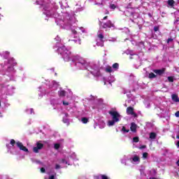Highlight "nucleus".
Returning <instances> with one entry per match:
<instances>
[{
	"label": "nucleus",
	"instance_id": "1",
	"mask_svg": "<svg viewBox=\"0 0 179 179\" xmlns=\"http://www.w3.org/2000/svg\"><path fill=\"white\" fill-rule=\"evenodd\" d=\"M57 51L59 54L62 55L64 60L66 61V62H68V61L71 59V51H69V50H67L65 45L59 47L57 49Z\"/></svg>",
	"mask_w": 179,
	"mask_h": 179
},
{
	"label": "nucleus",
	"instance_id": "2",
	"mask_svg": "<svg viewBox=\"0 0 179 179\" xmlns=\"http://www.w3.org/2000/svg\"><path fill=\"white\" fill-rule=\"evenodd\" d=\"M99 24L102 27V29H111V27H114V23L111 20H108L106 22L99 21Z\"/></svg>",
	"mask_w": 179,
	"mask_h": 179
},
{
	"label": "nucleus",
	"instance_id": "3",
	"mask_svg": "<svg viewBox=\"0 0 179 179\" xmlns=\"http://www.w3.org/2000/svg\"><path fill=\"white\" fill-rule=\"evenodd\" d=\"M108 114H110V115H111L112 119L115 121H116V122H118L120 121V113H118V112H117L116 110H110L108 112Z\"/></svg>",
	"mask_w": 179,
	"mask_h": 179
},
{
	"label": "nucleus",
	"instance_id": "4",
	"mask_svg": "<svg viewBox=\"0 0 179 179\" xmlns=\"http://www.w3.org/2000/svg\"><path fill=\"white\" fill-rule=\"evenodd\" d=\"M74 38H76V39H71V40L69 41L71 42V45H74L75 47H76L78 45H80L81 41H80V38L79 37V36H74Z\"/></svg>",
	"mask_w": 179,
	"mask_h": 179
},
{
	"label": "nucleus",
	"instance_id": "5",
	"mask_svg": "<svg viewBox=\"0 0 179 179\" xmlns=\"http://www.w3.org/2000/svg\"><path fill=\"white\" fill-rule=\"evenodd\" d=\"M134 108L131 106H129L127 108V115H133L134 118L138 117V115L134 111Z\"/></svg>",
	"mask_w": 179,
	"mask_h": 179
},
{
	"label": "nucleus",
	"instance_id": "6",
	"mask_svg": "<svg viewBox=\"0 0 179 179\" xmlns=\"http://www.w3.org/2000/svg\"><path fill=\"white\" fill-rule=\"evenodd\" d=\"M44 148V144L41 143H36V146L34 147L33 152L34 153H38V150H41Z\"/></svg>",
	"mask_w": 179,
	"mask_h": 179
},
{
	"label": "nucleus",
	"instance_id": "7",
	"mask_svg": "<svg viewBox=\"0 0 179 179\" xmlns=\"http://www.w3.org/2000/svg\"><path fill=\"white\" fill-rule=\"evenodd\" d=\"M16 145L17 148H19L20 150H22L23 152H29V149L26 148L24 145H23V143H22L20 141H17L16 143Z\"/></svg>",
	"mask_w": 179,
	"mask_h": 179
},
{
	"label": "nucleus",
	"instance_id": "8",
	"mask_svg": "<svg viewBox=\"0 0 179 179\" xmlns=\"http://www.w3.org/2000/svg\"><path fill=\"white\" fill-rule=\"evenodd\" d=\"M164 72H166V68H162V69L153 70V73H156V75H159V76H162V75L164 74Z\"/></svg>",
	"mask_w": 179,
	"mask_h": 179
},
{
	"label": "nucleus",
	"instance_id": "9",
	"mask_svg": "<svg viewBox=\"0 0 179 179\" xmlns=\"http://www.w3.org/2000/svg\"><path fill=\"white\" fill-rule=\"evenodd\" d=\"M171 97H172L173 101H174L175 103H178L179 102L178 95H177L176 94H173L171 95Z\"/></svg>",
	"mask_w": 179,
	"mask_h": 179
},
{
	"label": "nucleus",
	"instance_id": "10",
	"mask_svg": "<svg viewBox=\"0 0 179 179\" xmlns=\"http://www.w3.org/2000/svg\"><path fill=\"white\" fill-rule=\"evenodd\" d=\"M136 124H135V122H132L131 124V127L130 129L131 131V132H135L136 131Z\"/></svg>",
	"mask_w": 179,
	"mask_h": 179
},
{
	"label": "nucleus",
	"instance_id": "11",
	"mask_svg": "<svg viewBox=\"0 0 179 179\" xmlns=\"http://www.w3.org/2000/svg\"><path fill=\"white\" fill-rule=\"evenodd\" d=\"M98 38H99L101 43H104V35L103 34H99L97 35Z\"/></svg>",
	"mask_w": 179,
	"mask_h": 179
},
{
	"label": "nucleus",
	"instance_id": "12",
	"mask_svg": "<svg viewBox=\"0 0 179 179\" xmlns=\"http://www.w3.org/2000/svg\"><path fill=\"white\" fill-rule=\"evenodd\" d=\"M66 94V92H65V90H61L59 92V96L60 97H65Z\"/></svg>",
	"mask_w": 179,
	"mask_h": 179
},
{
	"label": "nucleus",
	"instance_id": "13",
	"mask_svg": "<svg viewBox=\"0 0 179 179\" xmlns=\"http://www.w3.org/2000/svg\"><path fill=\"white\" fill-rule=\"evenodd\" d=\"M157 136V134L155 132H151L150 134V139H156V137Z\"/></svg>",
	"mask_w": 179,
	"mask_h": 179
},
{
	"label": "nucleus",
	"instance_id": "14",
	"mask_svg": "<svg viewBox=\"0 0 179 179\" xmlns=\"http://www.w3.org/2000/svg\"><path fill=\"white\" fill-rule=\"evenodd\" d=\"M174 3H176V1H174V0H168V5L171 6V8H173V6H174Z\"/></svg>",
	"mask_w": 179,
	"mask_h": 179
},
{
	"label": "nucleus",
	"instance_id": "15",
	"mask_svg": "<svg viewBox=\"0 0 179 179\" xmlns=\"http://www.w3.org/2000/svg\"><path fill=\"white\" fill-rule=\"evenodd\" d=\"M115 122H117V121L112 120H109L108 122V124L109 127H113V125H114L115 124Z\"/></svg>",
	"mask_w": 179,
	"mask_h": 179
},
{
	"label": "nucleus",
	"instance_id": "16",
	"mask_svg": "<svg viewBox=\"0 0 179 179\" xmlns=\"http://www.w3.org/2000/svg\"><path fill=\"white\" fill-rule=\"evenodd\" d=\"M148 78L149 79H155V78H156V75L154 73H150Z\"/></svg>",
	"mask_w": 179,
	"mask_h": 179
},
{
	"label": "nucleus",
	"instance_id": "17",
	"mask_svg": "<svg viewBox=\"0 0 179 179\" xmlns=\"http://www.w3.org/2000/svg\"><path fill=\"white\" fill-rule=\"evenodd\" d=\"M81 121L83 124H87V122H89V119H87V117H83Z\"/></svg>",
	"mask_w": 179,
	"mask_h": 179
},
{
	"label": "nucleus",
	"instance_id": "18",
	"mask_svg": "<svg viewBox=\"0 0 179 179\" xmlns=\"http://www.w3.org/2000/svg\"><path fill=\"white\" fill-rule=\"evenodd\" d=\"M112 68H113V69H118V68H120V64L118 63H115L113 64Z\"/></svg>",
	"mask_w": 179,
	"mask_h": 179
},
{
	"label": "nucleus",
	"instance_id": "19",
	"mask_svg": "<svg viewBox=\"0 0 179 179\" xmlns=\"http://www.w3.org/2000/svg\"><path fill=\"white\" fill-rule=\"evenodd\" d=\"M106 72H108V73H111V72H113V68H111V66H108L106 69Z\"/></svg>",
	"mask_w": 179,
	"mask_h": 179
},
{
	"label": "nucleus",
	"instance_id": "20",
	"mask_svg": "<svg viewBox=\"0 0 179 179\" xmlns=\"http://www.w3.org/2000/svg\"><path fill=\"white\" fill-rule=\"evenodd\" d=\"M132 160L134 162H140V158L138 157V155H136L133 157Z\"/></svg>",
	"mask_w": 179,
	"mask_h": 179
},
{
	"label": "nucleus",
	"instance_id": "21",
	"mask_svg": "<svg viewBox=\"0 0 179 179\" xmlns=\"http://www.w3.org/2000/svg\"><path fill=\"white\" fill-rule=\"evenodd\" d=\"M122 131L124 132V134L128 133V132H129V129H127V128H125V127L123 126L122 128Z\"/></svg>",
	"mask_w": 179,
	"mask_h": 179
},
{
	"label": "nucleus",
	"instance_id": "22",
	"mask_svg": "<svg viewBox=\"0 0 179 179\" xmlns=\"http://www.w3.org/2000/svg\"><path fill=\"white\" fill-rule=\"evenodd\" d=\"M133 142H134L135 143H138V142H139V137L136 136L133 138Z\"/></svg>",
	"mask_w": 179,
	"mask_h": 179
},
{
	"label": "nucleus",
	"instance_id": "23",
	"mask_svg": "<svg viewBox=\"0 0 179 179\" xmlns=\"http://www.w3.org/2000/svg\"><path fill=\"white\" fill-rule=\"evenodd\" d=\"M168 80H169V82H170V83L174 82V77H173V76H169V77H168Z\"/></svg>",
	"mask_w": 179,
	"mask_h": 179
},
{
	"label": "nucleus",
	"instance_id": "24",
	"mask_svg": "<svg viewBox=\"0 0 179 179\" xmlns=\"http://www.w3.org/2000/svg\"><path fill=\"white\" fill-rule=\"evenodd\" d=\"M59 148H61V145L59 143L55 144V149H56V150H58Z\"/></svg>",
	"mask_w": 179,
	"mask_h": 179
},
{
	"label": "nucleus",
	"instance_id": "25",
	"mask_svg": "<svg viewBox=\"0 0 179 179\" xmlns=\"http://www.w3.org/2000/svg\"><path fill=\"white\" fill-rule=\"evenodd\" d=\"M10 143V145H12V146H15V143H16V141L14 139H11Z\"/></svg>",
	"mask_w": 179,
	"mask_h": 179
},
{
	"label": "nucleus",
	"instance_id": "26",
	"mask_svg": "<svg viewBox=\"0 0 179 179\" xmlns=\"http://www.w3.org/2000/svg\"><path fill=\"white\" fill-rule=\"evenodd\" d=\"M173 41V39L172 38H169L166 43L167 44H169L170 43H171Z\"/></svg>",
	"mask_w": 179,
	"mask_h": 179
},
{
	"label": "nucleus",
	"instance_id": "27",
	"mask_svg": "<svg viewBox=\"0 0 179 179\" xmlns=\"http://www.w3.org/2000/svg\"><path fill=\"white\" fill-rule=\"evenodd\" d=\"M110 9H115V8H117V6H115V4H110Z\"/></svg>",
	"mask_w": 179,
	"mask_h": 179
},
{
	"label": "nucleus",
	"instance_id": "28",
	"mask_svg": "<svg viewBox=\"0 0 179 179\" xmlns=\"http://www.w3.org/2000/svg\"><path fill=\"white\" fill-rule=\"evenodd\" d=\"M101 179H108V177L106 175H101Z\"/></svg>",
	"mask_w": 179,
	"mask_h": 179
},
{
	"label": "nucleus",
	"instance_id": "29",
	"mask_svg": "<svg viewBox=\"0 0 179 179\" xmlns=\"http://www.w3.org/2000/svg\"><path fill=\"white\" fill-rule=\"evenodd\" d=\"M71 33L75 35L78 34V31L75 29H71Z\"/></svg>",
	"mask_w": 179,
	"mask_h": 179
},
{
	"label": "nucleus",
	"instance_id": "30",
	"mask_svg": "<svg viewBox=\"0 0 179 179\" xmlns=\"http://www.w3.org/2000/svg\"><path fill=\"white\" fill-rule=\"evenodd\" d=\"M159 27H157V26H155V27H154V31H159Z\"/></svg>",
	"mask_w": 179,
	"mask_h": 179
},
{
	"label": "nucleus",
	"instance_id": "31",
	"mask_svg": "<svg viewBox=\"0 0 179 179\" xmlns=\"http://www.w3.org/2000/svg\"><path fill=\"white\" fill-rule=\"evenodd\" d=\"M148 152L143 153V157H144V159H146V157H148Z\"/></svg>",
	"mask_w": 179,
	"mask_h": 179
},
{
	"label": "nucleus",
	"instance_id": "32",
	"mask_svg": "<svg viewBox=\"0 0 179 179\" xmlns=\"http://www.w3.org/2000/svg\"><path fill=\"white\" fill-rule=\"evenodd\" d=\"M62 163H63L64 164H68V162H66V160L65 159H62Z\"/></svg>",
	"mask_w": 179,
	"mask_h": 179
},
{
	"label": "nucleus",
	"instance_id": "33",
	"mask_svg": "<svg viewBox=\"0 0 179 179\" xmlns=\"http://www.w3.org/2000/svg\"><path fill=\"white\" fill-rule=\"evenodd\" d=\"M63 105L64 106H69V102L63 101Z\"/></svg>",
	"mask_w": 179,
	"mask_h": 179
},
{
	"label": "nucleus",
	"instance_id": "34",
	"mask_svg": "<svg viewBox=\"0 0 179 179\" xmlns=\"http://www.w3.org/2000/svg\"><path fill=\"white\" fill-rule=\"evenodd\" d=\"M41 173H45V169L43 167L41 168Z\"/></svg>",
	"mask_w": 179,
	"mask_h": 179
},
{
	"label": "nucleus",
	"instance_id": "35",
	"mask_svg": "<svg viewBox=\"0 0 179 179\" xmlns=\"http://www.w3.org/2000/svg\"><path fill=\"white\" fill-rule=\"evenodd\" d=\"M55 169L56 170H58V169H61V166H59V164H56Z\"/></svg>",
	"mask_w": 179,
	"mask_h": 179
},
{
	"label": "nucleus",
	"instance_id": "36",
	"mask_svg": "<svg viewBox=\"0 0 179 179\" xmlns=\"http://www.w3.org/2000/svg\"><path fill=\"white\" fill-rule=\"evenodd\" d=\"M49 179H55V176L52 175V176H49Z\"/></svg>",
	"mask_w": 179,
	"mask_h": 179
},
{
	"label": "nucleus",
	"instance_id": "37",
	"mask_svg": "<svg viewBox=\"0 0 179 179\" xmlns=\"http://www.w3.org/2000/svg\"><path fill=\"white\" fill-rule=\"evenodd\" d=\"M175 115L176 117H179V111H177L176 113H175Z\"/></svg>",
	"mask_w": 179,
	"mask_h": 179
},
{
	"label": "nucleus",
	"instance_id": "38",
	"mask_svg": "<svg viewBox=\"0 0 179 179\" xmlns=\"http://www.w3.org/2000/svg\"><path fill=\"white\" fill-rule=\"evenodd\" d=\"M107 19H108V16L106 15L103 18V20H107Z\"/></svg>",
	"mask_w": 179,
	"mask_h": 179
},
{
	"label": "nucleus",
	"instance_id": "39",
	"mask_svg": "<svg viewBox=\"0 0 179 179\" xmlns=\"http://www.w3.org/2000/svg\"><path fill=\"white\" fill-rule=\"evenodd\" d=\"M145 148H146V145H142V146L140 148V149H145Z\"/></svg>",
	"mask_w": 179,
	"mask_h": 179
},
{
	"label": "nucleus",
	"instance_id": "40",
	"mask_svg": "<svg viewBox=\"0 0 179 179\" xmlns=\"http://www.w3.org/2000/svg\"><path fill=\"white\" fill-rule=\"evenodd\" d=\"M176 164H177V166H178V167H179V159L176 162Z\"/></svg>",
	"mask_w": 179,
	"mask_h": 179
},
{
	"label": "nucleus",
	"instance_id": "41",
	"mask_svg": "<svg viewBox=\"0 0 179 179\" xmlns=\"http://www.w3.org/2000/svg\"><path fill=\"white\" fill-rule=\"evenodd\" d=\"M176 146H178V148H179V141L177 142Z\"/></svg>",
	"mask_w": 179,
	"mask_h": 179
},
{
	"label": "nucleus",
	"instance_id": "42",
	"mask_svg": "<svg viewBox=\"0 0 179 179\" xmlns=\"http://www.w3.org/2000/svg\"><path fill=\"white\" fill-rule=\"evenodd\" d=\"M176 138L179 139V135L176 136Z\"/></svg>",
	"mask_w": 179,
	"mask_h": 179
},
{
	"label": "nucleus",
	"instance_id": "43",
	"mask_svg": "<svg viewBox=\"0 0 179 179\" xmlns=\"http://www.w3.org/2000/svg\"><path fill=\"white\" fill-rule=\"evenodd\" d=\"M6 54L9 55V52H6Z\"/></svg>",
	"mask_w": 179,
	"mask_h": 179
},
{
	"label": "nucleus",
	"instance_id": "44",
	"mask_svg": "<svg viewBox=\"0 0 179 179\" xmlns=\"http://www.w3.org/2000/svg\"><path fill=\"white\" fill-rule=\"evenodd\" d=\"M82 65H85V62L83 63H82Z\"/></svg>",
	"mask_w": 179,
	"mask_h": 179
},
{
	"label": "nucleus",
	"instance_id": "45",
	"mask_svg": "<svg viewBox=\"0 0 179 179\" xmlns=\"http://www.w3.org/2000/svg\"><path fill=\"white\" fill-rule=\"evenodd\" d=\"M131 15H134V13H131Z\"/></svg>",
	"mask_w": 179,
	"mask_h": 179
},
{
	"label": "nucleus",
	"instance_id": "46",
	"mask_svg": "<svg viewBox=\"0 0 179 179\" xmlns=\"http://www.w3.org/2000/svg\"><path fill=\"white\" fill-rule=\"evenodd\" d=\"M0 106H1V102H0Z\"/></svg>",
	"mask_w": 179,
	"mask_h": 179
},
{
	"label": "nucleus",
	"instance_id": "47",
	"mask_svg": "<svg viewBox=\"0 0 179 179\" xmlns=\"http://www.w3.org/2000/svg\"><path fill=\"white\" fill-rule=\"evenodd\" d=\"M178 12H179V10H178Z\"/></svg>",
	"mask_w": 179,
	"mask_h": 179
}]
</instances>
